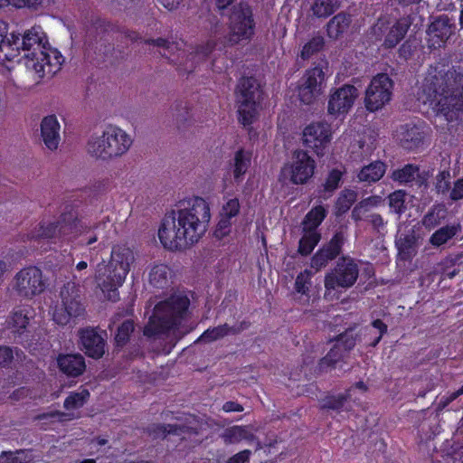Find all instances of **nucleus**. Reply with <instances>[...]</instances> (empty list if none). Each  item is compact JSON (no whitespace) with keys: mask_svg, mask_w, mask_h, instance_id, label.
Here are the masks:
<instances>
[{"mask_svg":"<svg viewBox=\"0 0 463 463\" xmlns=\"http://www.w3.org/2000/svg\"><path fill=\"white\" fill-rule=\"evenodd\" d=\"M210 220L209 203L200 196L189 198L163 219L158 230L160 242L172 251L184 250L204 235Z\"/></svg>","mask_w":463,"mask_h":463,"instance_id":"nucleus-1","label":"nucleus"},{"mask_svg":"<svg viewBox=\"0 0 463 463\" xmlns=\"http://www.w3.org/2000/svg\"><path fill=\"white\" fill-rule=\"evenodd\" d=\"M421 90L437 115L463 114V66L435 63L430 65Z\"/></svg>","mask_w":463,"mask_h":463,"instance_id":"nucleus-2","label":"nucleus"},{"mask_svg":"<svg viewBox=\"0 0 463 463\" xmlns=\"http://www.w3.org/2000/svg\"><path fill=\"white\" fill-rule=\"evenodd\" d=\"M190 299L185 295L174 294L158 302L143 329L147 338H157L177 329L184 320Z\"/></svg>","mask_w":463,"mask_h":463,"instance_id":"nucleus-3","label":"nucleus"},{"mask_svg":"<svg viewBox=\"0 0 463 463\" xmlns=\"http://www.w3.org/2000/svg\"><path fill=\"white\" fill-rule=\"evenodd\" d=\"M133 261L134 254L128 247L115 245L109 263L98 265L96 280L100 289L108 294L109 299H118V288L123 285Z\"/></svg>","mask_w":463,"mask_h":463,"instance_id":"nucleus-4","label":"nucleus"},{"mask_svg":"<svg viewBox=\"0 0 463 463\" xmlns=\"http://www.w3.org/2000/svg\"><path fill=\"white\" fill-rule=\"evenodd\" d=\"M132 143V138L125 130L109 125L100 136H92L88 139L86 150L97 159L109 161L125 155Z\"/></svg>","mask_w":463,"mask_h":463,"instance_id":"nucleus-5","label":"nucleus"},{"mask_svg":"<svg viewBox=\"0 0 463 463\" xmlns=\"http://www.w3.org/2000/svg\"><path fill=\"white\" fill-rule=\"evenodd\" d=\"M227 43L233 46L250 42L255 33V19L251 6L244 1L232 5L227 14Z\"/></svg>","mask_w":463,"mask_h":463,"instance_id":"nucleus-6","label":"nucleus"},{"mask_svg":"<svg viewBox=\"0 0 463 463\" xmlns=\"http://www.w3.org/2000/svg\"><path fill=\"white\" fill-rule=\"evenodd\" d=\"M80 221L72 212L62 213L55 221L43 220L31 232L32 240H44L51 243H57L69 239L70 235L78 232Z\"/></svg>","mask_w":463,"mask_h":463,"instance_id":"nucleus-7","label":"nucleus"},{"mask_svg":"<svg viewBox=\"0 0 463 463\" xmlns=\"http://www.w3.org/2000/svg\"><path fill=\"white\" fill-rule=\"evenodd\" d=\"M61 303L56 306L52 313V320L59 326L76 324L78 320L84 319L86 309L81 302L80 288L74 282L63 285L60 293Z\"/></svg>","mask_w":463,"mask_h":463,"instance_id":"nucleus-8","label":"nucleus"},{"mask_svg":"<svg viewBox=\"0 0 463 463\" xmlns=\"http://www.w3.org/2000/svg\"><path fill=\"white\" fill-rule=\"evenodd\" d=\"M359 262L349 255L339 257L333 269L325 275L326 293L342 292L352 288L359 277Z\"/></svg>","mask_w":463,"mask_h":463,"instance_id":"nucleus-9","label":"nucleus"},{"mask_svg":"<svg viewBox=\"0 0 463 463\" xmlns=\"http://www.w3.org/2000/svg\"><path fill=\"white\" fill-rule=\"evenodd\" d=\"M456 33L457 24L452 17L445 14L433 16L426 30L428 48H445Z\"/></svg>","mask_w":463,"mask_h":463,"instance_id":"nucleus-10","label":"nucleus"},{"mask_svg":"<svg viewBox=\"0 0 463 463\" xmlns=\"http://www.w3.org/2000/svg\"><path fill=\"white\" fill-rule=\"evenodd\" d=\"M262 90L253 77H243L238 84V112L240 116H253L259 113Z\"/></svg>","mask_w":463,"mask_h":463,"instance_id":"nucleus-11","label":"nucleus"},{"mask_svg":"<svg viewBox=\"0 0 463 463\" xmlns=\"http://www.w3.org/2000/svg\"><path fill=\"white\" fill-rule=\"evenodd\" d=\"M13 288L19 297L26 298L41 294L45 288L42 270L35 266L22 269L14 279Z\"/></svg>","mask_w":463,"mask_h":463,"instance_id":"nucleus-12","label":"nucleus"},{"mask_svg":"<svg viewBox=\"0 0 463 463\" xmlns=\"http://www.w3.org/2000/svg\"><path fill=\"white\" fill-rule=\"evenodd\" d=\"M392 80L385 73L377 74L368 86L364 104L370 113L381 109L391 99Z\"/></svg>","mask_w":463,"mask_h":463,"instance_id":"nucleus-13","label":"nucleus"},{"mask_svg":"<svg viewBox=\"0 0 463 463\" xmlns=\"http://www.w3.org/2000/svg\"><path fill=\"white\" fill-rule=\"evenodd\" d=\"M316 168V161L307 151L294 150L291 162L287 166L290 183L296 185L307 184L314 176Z\"/></svg>","mask_w":463,"mask_h":463,"instance_id":"nucleus-14","label":"nucleus"},{"mask_svg":"<svg viewBox=\"0 0 463 463\" xmlns=\"http://www.w3.org/2000/svg\"><path fill=\"white\" fill-rule=\"evenodd\" d=\"M35 53L24 61L27 70L33 71L39 79L52 78L57 73L64 61V59L59 51H49V52Z\"/></svg>","mask_w":463,"mask_h":463,"instance_id":"nucleus-15","label":"nucleus"},{"mask_svg":"<svg viewBox=\"0 0 463 463\" xmlns=\"http://www.w3.org/2000/svg\"><path fill=\"white\" fill-rule=\"evenodd\" d=\"M345 241V232L343 231H336L331 239L324 243L311 257L310 267L317 272L326 268L330 261L337 260L342 256Z\"/></svg>","mask_w":463,"mask_h":463,"instance_id":"nucleus-16","label":"nucleus"},{"mask_svg":"<svg viewBox=\"0 0 463 463\" xmlns=\"http://www.w3.org/2000/svg\"><path fill=\"white\" fill-rule=\"evenodd\" d=\"M332 137L331 126L326 122L311 123L303 130V144L318 156L325 154V148Z\"/></svg>","mask_w":463,"mask_h":463,"instance_id":"nucleus-17","label":"nucleus"},{"mask_svg":"<svg viewBox=\"0 0 463 463\" xmlns=\"http://www.w3.org/2000/svg\"><path fill=\"white\" fill-rule=\"evenodd\" d=\"M359 93L358 90L350 84L335 89L329 96L327 110L330 115H345L353 108Z\"/></svg>","mask_w":463,"mask_h":463,"instance_id":"nucleus-18","label":"nucleus"},{"mask_svg":"<svg viewBox=\"0 0 463 463\" xmlns=\"http://www.w3.org/2000/svg\"><path fill=\"white\" fill-rule=\"evenodd\" d=\"M298 90L301 102L312 103L322 92V86L325 81V73L319 67L308 70L303 77Z\"/></svg>","mask_w":463,"mask_h":463,"instance_id":"nucleus-19","label":"nucleus"},{"mask_svg":"<svg viewBox=\"0 0 463 463\" xmlns=\"http://www.w3.org/2000/svg\"><path fill=\"white\" fill-rule=\"evenodd\" d=\"M13 38L14 40H11V42L13 43L14 58L19 55L20 51L26 52L33 47L40 46L39 44L48 43L47 35L40 26H33L23 34L14 33Z\"/></svg>","mask_w":463,"mask_h":463,"instance_id":"nucleus-20","label":"nucleus"},{"mask_svg":"<svg viewBox=\"0 0 463 463\" xmlns=\"http://www.w3.org/2000/svg\"><path fill=\"white\" fill-rule=\"evenodd\" d=\"M80 341L85 354L99 359L105 354L106 340L96 328L87 327L80 331Z\"/></svg>","mask_w":463,"mask_h":463,"instance_id":"nucleus-21","label":"nucleus"},{"mask_svg":"<svg viewBox=\"0 0 463 463\" xmlns=\"http://www.w3.org/2000/svg\"><path fill=\"white\" fill-rule=\"evenodd\" d=\"M425 131L420 126L409 124L401 126L396 131V138L400 146L408 151H414L420 147L425 137Z\"/></svg>","mask_w":463,"mask_h":463,"instance_id":"nucleus-22","label":"nucleus"},{"mask_svg":"<svg viewBox=\"0 0 463 463\" xmlns=\"http://www.w3.org/2000/svg\"><path fill=\"white\" fill-rule=\"evenodd\" d=\"M56 361L60 372L68 378H77L86 370L85 358L80 354H60Z\"/></svg>","mask_w":463,"mask_h":463,"instance_id":"nucleus-23","label":"nucleus"},{"mask_svg":"<svg viewBox=\"0 0 463 463\" xmlns=\"http://www.w3.org/2000/svg\"><path fill=\"white\" fill-rule=\"evenodd\" d=\"M389 29L385 37L383 45L386 48L395 47L407 33L409 24L406 21H398L391 28H389L384 22L378 21L373 27L374 34L380 35L384 31Z\"/></svg>","mask_w":463,"mask_h":463,"instance_id":"nucleus-24","label":"nucleus"},{"mask_svg":"<svg viewBox=\"0 0 463 463\" xmlns=\"http://www.w3.org/2000/svg\"><path fill=\"white\" fill-rule=\"evenodd\" d=\"M147 432L154 439H165L168 435L183 437L184 435H197L198 429L195 427L177 424L156 423L148 426Z\"/></svg>","mask_w":463,"mask_h":463,"instance_id":"nucleus-25","label":"nucleus"},{"mask_svg":"<svg viewBox=\"0 0 463 463\" xmlns=\"http://www.w3.org/2000/svg\"><path fill=\"white\" fill-rule=\"evenodd\" d=\"M41 136L47 148L55 150L60 142V123L57 118H43Z\"/></svg>","mask_w":463,"mask_h":463,"instance_id":"nucleus-26","label":"nucleus"},{"mask_svg":"<svg viewBox=\"0 0 463 463\" xmlns=\"http://www.w3.org/2000/svg\"><path fill=\"white\" fill-rule=\"evenodd\" d=\"M30 317L28 311L25 308H18L13 311L8 320V327L11 329L14 336H18L21 342L24 340V335L28 337V326Z\"/></svg>","mask_w":463,"mask_h":463,"instance_id":"nucleus-27","label":"nucleus"},{"mask_svg":"<svg viewBox=\"0 0 463 463\" xmlns=\"http://www.w3.org/2000/svg\"><path fill=\"white\" fill-rule=\"evenodd\" d=\"M387 170V165L381 160H375L363 166L357 174L360 182L369 184L380 181Z\"/></svg>","mask_w":463,"mask_h":463,"instance_id":"nucleus-28","label":"nucleus"},{"mask_svg":"<svg viewBox=\"0 0 463 463\" xmlns=\"http://www.w3.org/2000/svg\"><path fill=\"white\" fill-rule=\"evenodd\" d=\"M252 153L244 148L238 149L233 157L232 175L235 183L243 181L244 175L251 165Z\"/></svg>","mask_w":463,"mask_h":463,"instance_id":"nucleus-29","label":"nucleus"},{"mask_svg":"<svg viewBox=\"0 0 463 463\" xmlns=\"http://www.w3.org/2000/svg\"><path fill=\"white\" fill-rule=\"evenodd\" d=\"M327 211L323 205L311 208L302 221V232H319L318 227L326 218Z\"/></svg>","mask_w":463,"mask_h":463,"instance_id":"nucleus-30","label":"nucleus"},{"mask_svg":"<svg viewBox=\"0 0 463 463\" xmlns=\"http://www.w3.org/2000/svg\"><path fill=\"white\" fill-rule=\"evenodd\" d=\"M344 358L343 352L339 345H334L329 352L319 360L315 367V375L327 373L335 368L336 364Z\"/></svg>","mask_w":463,"mask_h":463,"instance_id":"nucleus-31","label":"nucleus"},{"mask_svg":"<svg viewBox=\"0 0 463 463\" xmlns=\"http://www.w3.org/2000/svg\"><path fill=\"white\" fill-rule=\"evenodd\" d=\"M241 331L240 328L230 326L227 323L207 328L197 339V342L212 343L222 339L228 335H236Z\"/></svg>","mask_w":463,"mask_h":463,"instance_id":"nucleus-32","label":"nucleus"},{"mask_svg":"<svg viewBox=\"0 0 463 463\" xmlns=\"http://www.w3.org/2000/svg\"><path fill=\"white\" fill-rule=\"evenodd\" d=\"M351 16L344 12L335 15L327 23V34L332 39H338L344 33H345L351 24Z\"/></svg>","mask_w":463,"mask_h":463,"instance_id":"nucleus-33","label":"nucleus"},{"mask_svg":"<svg viewBox=\"0 0 463 463\" xmlns=\"http://www.w3.org/2000/svg\"><path fill=\"white\" fill-rule=\"evenodd\" d=\"M344 173V171L338 168H333L328 172L325 179V182L321 184L319 188V194L324 198H328L332 196L335 191H336L339 188L343 180Z\"/></svg>","mask_w":463,"mask_h":463,"instance_id":"nucleus-34","label":"nucleus"},{"mask_svg":"<svg viewBox=\"0 0 463 463\" xmlns=\"http://www.w3.org/2000/svg\"><path fill=\"white\" fill-rule=\"evenodd\" d=\"M447 214L448 211L444 204H433L423 216L421 221L422 225L428 230H432L447 218Z\"/></svg>","mask_w":463,"mask_h":463,"instance_id":"nucleus-35","label":"nucleus"},{"mask_svg":"<svg viewBox=\"0 0 463 463\" xmlns=\"http://www.w3.org/2000/svg\"><path fill=\"white\" fill-rule=\"evenodd\" d=\"M420 175V166L414 164H406L401 168L393 170L390 175L393 182L399 184H411Z\"/></svg>","mask_w":463,"mask_h":463,"instance_id":"nucleus-36","label":"nucleus"},{"mask_svg":"<svg viewBox=\"0 0 463 463\" xmlns=\"http://www.w3.org/2000/svg\"><path fill=\"white\" fill-rule=\"evenodd\" d=\"M171 269L165 264L154 265L148 275L149 283L156 288H165L168 286Z\"/></svg>","mask_w":463,"mask_h":463,"instance_id":"nucleus-37","label":"nucleus"},{"mask_svg":"<svg viewBox=\"0 0 463 463\" xmlns=\"http://www.w3.org/2000/svg\"><path fill=\"white\" fill-rule=\"evenodd\" d=\"M14 33L7 36V25L0 22V60L13 61L14 59V52L13 50Z\"/></svg>","mask_w":463,"mask_h":463,"instance_id":"nucleus-38","label":"nucleus"},{"mask_svg":"<svg viewBox=\"0 0 463 463\" xmlns=\"http://www.w3.org/2000/svg\"><path fill=\"white\" fill-rule=\"evenodd\" d=\"M320 240V232H303V235L298 241V252L304 257L310 255Z\"/></svg>","mask_w":463,"mask_h":463,"instance_id":"nucleus-39","label":"nucleus"},{"mask_svg":"<svg viewBox=\"0 0 463 463\" xmlns=\"http://www.w3.org/2000/svg\"><path fill=\"white\" fill-rule=\"evenodd\" d=\"M135 330V323L132 319H126L118 327L114 342L118 348L124 347L129 341L132 333Z\"/></svg>","mask_w":463,"mask_h":463,"instance_id":"nucleus-40","label":"nucleus"},{"mask_svg":"<svg viewBox=\"0 0 463 463\" xmlns=\"http://www.w3.org/2000/svg\"><path fill=\"white\" fill-rule=\"evenodd\" d=\"M350 397V390H347L345 393H339L337 395H326L325 398L320 400V409L339 411Z\"/></svg>","mask_w":463,"mask_h":463,"instance_id":"nucleus-41","label":"nucleus"},{"mask_svg":"<svg viewBox=\"0 0 463 463\" xmlns=\"http://www.w3.org/2000/svg\"><path fill=\"white\" fill-rule=\"evenodd\" d=\"M458 232V227L455 225H446L432 233L430 238V243L434 247H440L451 240Z\"/></svg>","mask_w":463,"mask_h":463,"instance_id":"nucleus-42","label":"nucleus"},{"mask_svg":"<svg viewBox=\"0 0 463 463\" xmlns=\"http://www.w3.org/2000/svg\"><path fill=\"white\" fill-rule=\"evenodd\" d=\"M357 200V193L352 189H344L339 194L335 202L337 214L347 213Z\"/></svg>","mask_w":463,"mask_h":463,"instance_id":"nucleus-43","label":"nucleus"},{"mask_svg":"<svg viewBox=\"0 0 463 463\" xmlns=\"http://www.w3.org/2000/svg\"><path fill=\"white\" fill-rule=\"evenodd\" d=\"M340 6V0H315L312 5L314 15L325 18L332 14Z\"/></svg>","mask_w":463,"mask_h":463,"instance_id":"nucleus-44","label":"nucleus"},{"mask_svg":"<svg viewBox=\"0 0 463 463\" xmlns=\"http://www.w3.org/2000/svg\"><path fill=\"white\" fill-rule=\"evenodd\" d=\"M90 393L88 389L71 392L64 400L63 407L67 411L80 409L89 401Z\"/></svg>","mask_w":463,"mask_h":463,"instance_id":"nucleus-45","label":"nucleus"},{"mask_svg":"<svg viewBox=\"0 0 463 463\" xmlns=\"http://www.w3.org/2000/svg\"><path fill=\"white\" fill-rule=\"evenodd\" d=\"M249 432L244 426H233L227 428L222 438L225 444H236L243 439H248Z\"/></svg>","mask_w":463,"mask_h":463,"instance_id":"nucleus-46","label":"nucleus"},{"mask_svg":"<svg viewBox=\"0 0 463 463\" xmlns=\"http://www.w3.org/2000/svg\"><path fill=\"white\" fill-rule=\"evenodd\" d=\"M146 44H152L159 48V53L161 56L169 58L172 53L178 49L177 43L169 42L164 38L157 39H146L144 41Z\"/></svg>","mask_w":463,"mask_h":463,"instance_id":"nucleus-47","label":"nucleus"},{"mask_svg":"<svg viewBox=\"0 0 463 463\" xmlns=\"http://www.w3.org/2000/svg\"><path fill=\"white\" fill-rule=\"evenodd\" d=\"M313 275L314 272L308 269H305L303 271L298 273L295 280V290L302 295H307Z\"/></svg>","mask_w":463,"mask_h":463,"instance_id":"nucleus-48","label":"nucleus"},{"mask_svg":"<svg viewBox=\"0 0 463 463\" xmlns=\"http://www.w3.org/2000/svg\"><path fill=\"white\" fill-rule=\"evenodd\" d=\"M405 197L406 193L403 190H396L389 194V206L395 213L402 214L405 212Z\"/></svg>","mask_w":463,"mask_h":463,"instance_id":"nucleus-49","label":"nucleus"},{"mask_svg":"<svg viewBox=\"0 0 463 463\" xmlns=\"http://www.w3.org/2000/svg\"><path fill=\"white\" fill-rule=\"evenodd\" d=\"M324 38L321 36L313 37L304 46L300 53L303 60H308L314 54L322 50L324 46Z\"/></svg>","mask_w":463,"mask_h":463,"instance_id":"nucleus-50","label":"nucleus"},{"mask_svg":"<svg viewBox=\"0 0 463 463\" xmlns=\"http://www.w3.org/2000/svg\"><path fill=\"white\" fill-rule=\"evenodd\" d=\"M215 48V43L213 42H207L205 44L198 46L196 50L189 54V59L191 61H203L204 60Z\"/></svg>","mask_w":463,"mask_h":463,"instance_id":"nucleus-51","label":"nucleus"},{"mask_svg":"<svg viewBox=\"0 0 463 463\" xmlns=\"http://www.w3.org/2000/svg\"><path fill=\"white\" fill-rule=\"evenodd\" d=\"M240 208L239 200L232 198L222 206V213L226 218L232 219L239 214Z\"/></svg>","mask_w":463,"mask_h":463,"instance_id":"nucleus-52","label":"nucleus"},{"mask_svg":"<svg viewBox=\"0 0 463 463\" xmlns=\"http://www.w3.org/2000/svg\"><path fill=\"white\" fill-rule=\"evenodd\" d=\"M335 345H339V347L341 348L343 354L345 355V353L349 352L354 347L355 339L352 336H348L345 334H342L339 335Z\"/></svg>","mask_w":463,"mask_h":463,"instance_id":"nucleus-53","label":"nucleus"},{"mask_svg":"<svg viewBox=\"0 0 463 463\" xmlns=\"http://www.w3.org/2000/svg\"><path fill=\"white\" fill-rule=\"evenodd\" d=\"M14 359L13 349L9 346H0V367H8Z\"/></svg>","mask_w":463,"mask_h":463,"instance_id":"nucleus-54","label":"nucleus"},{"mask_svg":"<svg viewBox=\"0 0 463 463\" xmlns=\"http://www.w3.org/2000/svg\"><path fill=\"white\" fill-rule=\"evenodd\" d=\"M250 456L251 450L243 449L229 458L225 463H247L250 461Z\"/></svg>","mask_w":463,"mask_h":463,"instance_id":"nucleus-55","label":"nucleus"},{"mask_svg":"<svg viewBox=\"0 0 463 463\" xmlns=\"http://www.w3.org/2000/svg\"><path fill=\"white\" fill-rule=\"evenodd\" d=\"M231 225V219H228L226 217L222 218L216 226L214 235L219 238L227 235L230 232Z\"/></svg>","mask_w":463,"mask_h":463,"instance_id":"nucleus-56","label":"nucleus"},{"mask_svg":"<svg viewBox=\"0 0 463 463\" xmlns=\"http://www.w3.org/2000/svg\"><path fill=\"white\" fill-rule=\"evenodd\" d=\"M449 198L455 202L463 199V177L454 182Z\"/></svg>","mask_w":463,"mask_h":463,"instance_id":"nucleus-57","label":"nucleus"},{"mask_svg":"<svg viewBox=\"0 0 463 463\" xmlns=\"http://www.w3.org/2000/svg\"><path fill=\"white\" fill-rule=\"evenodd\" d=\"M236 0H215V8L220 14V15L224 16L228 14L231 7L237 3Z\"/></svg>","mask_w":463,"mask_h":463,"instance_id":"nucleus-58","label":"nucleus"},{"mask_svg":"<svg viewBox=\"0 0 463 463\" xmlns=\"http://www.w3.org/2000/svg\"><path fill=\"white\" fill-rule=\"evenodd\" d=\"M40 46H35L31 48L30 50L24 52V61L28 60L33 54L35 53V56H37V53L40 52H49V51H57L56 49L51 48L49 45V43L47 44H39Z\"/></svg>","mask_w":463,"mask_h":463,"instance_id":"nucleus-59","label":"nucleus"},{"mask_svg":"<svg viewBox=\"0 0 463 463\" xmlns=\"http://www.w3.org/2000/svg\"><path fill=\"white\" fill-rule=\"evenodd\" d=\"M44 0H7L9 5L21 8L24 6L34 7L41 5Z\"/></svg>","mask_w":463,"mask_h":463,"instance_id":"nucleus-60","label":"nucleus"},{"mask_svg":"<svg viewBox=\"0 0 463 463\" xmlns=\"http://www.w3.org/2000/svg\"><path fill=\"white\" fill-rule=\"evenodd\" d=\"M244 409L241 404L233 401H228L222 405V411L225 412H241Z\"/></svg>","mask_w":463,"mask_h":463,"instance_id":"nucleus-61","label":"nucleus"},{"mask_svg":"<svg viewBox=\"0 0 463 463\" xmlns=\"http://www.w3.org/2000/svg\"><path fill=\"white\" fill-rule=\"evenodd\" d=\"M69 414L60 411H53L39 414L37 416V419L42 420H50V419L57 418L60 420H63L64 417H66Z\"/></svg>","mask_w":463,"mask_h":463,"instance_id":"nucleus-62","label":"nucleus"},{"mask_svg":"<svg viewBox=\"0 0 463 463\" xmlns=\"http://www.w3.org/2000/svg\"><path fill=\"white\" fill-rule=\"evenodd\" d=\"M368 221L372 224V226L379 231L381 228L384 226V221L381 214L379 213H373L369 216Z\"/></svg>","mask_w":463,"mask_h":463,"instance_id":"nucleus-63","label":"nucleus"},{"mask_svg":"<svg viewBox=\"0 0 463 463\" xmlns=\"http://www.w3.org/2000/svg\"><path fill=\"white\" fill-rule=\"evenodd\" d=\"M2 463H18L17 457L12 451H4L0 456Z\"/></svg>","mask_w":463,"mask_h":463,"instance_id":"nucleus-64","label":"nucleus"}]
</instances>
